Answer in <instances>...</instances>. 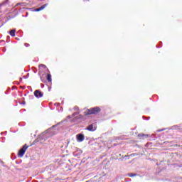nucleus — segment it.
<instances>
[{
	"instance_id": "9",
	"label": "nucleus",
	"mask_w": 182,
	"mask_h": 182,
	"mask_svg": "<svg viewBox=\"0 0 182 182\" xmlns=\"http://www.w3.org/2000/svg\"><path fill=\"white\" fill-rule=\"evenodd\" d=\"M139 137H140V139H144V137H149V135H146L144 134H139Z\"/></svg>"
},
{
	"instance_id": "5",
	"label": "nucleus",
	"mask_w": 182,
	"mask_h": 182,
	"mask_svg": "<svg viewBox=\"0 0 182 182\" xmlns=\"http://www.w3.org/2000/svg\"><path fill=\"white\" fill-rule=\"evenodd\" d=\"M39 73H42V72H43V70H48V67H46V65H43V64H41L39 65Z\"/></svg>"
},
{
	"instance_id": "2",
	"label": "nucleus",
	"mask_w": 182,
	"mask_h": 182,
	"mask_svg": "<svg viewBox=\"0 0 182 182\" xmlns=\"http://www.w3.org/2000/svg\"><path fill=\"white\" fill-rule=\"evenodd\" d=\"M28 147H29L28 145L25 144L22 149H21L19 151H18V157H23V156L25 155V153L26 151V150L28 149Z\"/></svg>"
},
{
	"instance_id": "11",
	"label": "nucleus",
	"mask_w": 182,
	"mask_h": 182,
	"mask_svg": "<svg viewBox=\"0 0 182 182\" xmlns=\"http://www.w3.org/2000/svg\"><path fill=\"white\" fill-rule=\"evenodd\" d=\"M128 176H129V177H134V176H136V174H134V173H129Z\"/></svg>"
},
{
	"instance_id": "8",
	"label": "nucleus",
	"mask_w": 182,
	"mask_h": 182,
	"mask_svg": "<svg viewBox=\"0 0 182 182\" xmlns=\"http://www.w3.org/2000/svg\"><path fill=\"white\" fill-rule=\"evenodd\" d=\"M47 80L48 82H52V75L50 74H47Z\"/></svg>"
},
{
	"instance_id": "6",
	"label": "nucleus",
	"mask_w": 182,
	"mask_h": 182,
	"mask_svg": "<svg viewBox=\"0 0 182 182\" xmlns=\"http://www.w3.org/2000/svg\"><path fill=\"white\" fill-rule=\"evenodd\" d=\"M77 140L78 141H83V140H85V135L82 134H79L77 135Z\"/></svg>"
},
{
	"instance_id": "4",
	"label": "nucleus",
	"mask_w": 182,
	"mask_h": 182,
	"mask_svg": "<svg viewBox=\"0 0 182 182\" xmlns=\"http://www.w3.org/2000/svg\"><path fill=\"white\" fill-rule=\"evenodd\" d=\"M34 96H36L37 97V99H41V97H42L43 96V93H42L41 92V90H36L34 92Z\"/></svg>"
},
{
	"instance_id": "3",
	"label": "nucleus",
	"mask_w": 182,
	"mask_h": 182,
	"mask_svg": "<svg viewBox=\"0 0 182 182\" xmlns=\"http://www.w3.org/2000/svg\"><path fill=\"white\" fill-rule=\"evenodd\" d=\"M96 129H97V124L96 123H92L85 128V130H88V132H95L96 131Z\"/></svg>"
},
{
	"instance_id": "12",
	"label": "nucleus",
	"mask_w": 182,
	"mask_h": 182,
	"mask_svg": "<svg viewBox=\"0 0 182 182\" xmlns=\"http://www.w3.org/2000/svg\"><path fill=\"white\" fill-rule=\"evenodd\" d=\"M25 46H29V44L25 43Z\"/></svg>"
},
{
	"instance_id": "7",
	"label": "nucleus",
	"mask_w": 182,
	"mask_h": 182,
	"mask_svg": "<svg viewBox=\"0 0 182 182\" xmlns=\"http://www.w3.org/2000/svg\"><path fill=\"white\" fill-rule=\"evenodd\" d=\"M47 6H48V4H46L43 6H41V7L36 9V12H39V11H42V10L45 9V8Z\"/></svg>"
},
{
	"instance_id": "10",
	"label": "nucleus",
	"mask_w": 182,
	"mask_h": 182,
	"mask_svg": "<svg viewBox=\"0 0 182 182\" xmlns=\"http://www.w3.org/2000/svg\"><path fill=\"white\" fill-rule=\"evenodd\" d=\"M16 32V30H11V31H10V35H11V36H15Z\"/></svg>"
},
{
	"instance_id": "1",
	"label": "nucleus",
	"mask_w": 182,
	"mask_h": 182,
	"mask_svg": "<svg viewBox=\"0 0 182 182\" xmlns=\"http://www.w3.org/2000/svg\"><path fill=\"white\" fill-rule=\"evenodd\" d=\"M101 110L99 107L91 108L88 109L87 114H97V113H100Z\"/></svg>"
}]
</instances>
